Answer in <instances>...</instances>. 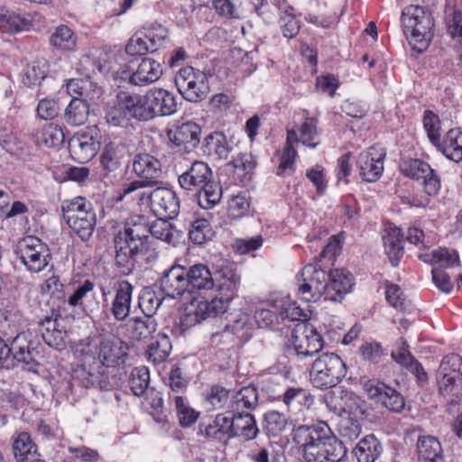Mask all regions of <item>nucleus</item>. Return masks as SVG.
<instances>
[{
	"label": "nucleus",
	"mask_w": 462,
	"mask_h": 462,
	"mask_svg": "<svg viewBox=\"0 0 462 462\" xmlns=\"http://www.w3.org/2000/svg\"><path fill=\"white\" fill-rule=\"evenodd\" d=\"M50 44L60 51H74L78 43L75 32L67 25L60 24L50 36Z\"/></svg>",
	"instance_id": "79ce46f5"
},
{
	"label": "nucleus",
	"mask_w": 462,
	"mask_h": 462,
	"mask_svg": "<svg viewBox=\"0 0 462 462\" xmlns=\"http://www.w3.org/2000/svg\"><path fill=\"white\" fill-rule=\"evenodd\" d=\"M147 238V228L137 224H127L115 236V262L124 275H129L134 270L137 256L146 250Z\"/></svg>",
	"instance_id": "20e7f679"
},
{
	"label": "nucleus",
	"mask_w": 462,
	"mask_h": 462,
	"mask_svg": "<svg viewBox=\"0 0 462 462\" xmlns=\"http://www.w3.org/2000/svg\"><path fill=\"white\" fill-rule=\"evenodd\" d=\"M419 258L425 263L431 264H439V268L451 267L458 263V254L455 250L439 248L432 251L430 254H420Z\"/></svg>",
	"instance_id": "8fccbe9b"
},
{
	"label": "nucleus",
	"mask_w": 462,
	"mask_h": 462,
	"mask_svg": "<svg viewBox=\"0 0 462 462\" xmlns=\"http://www.w3.org/2000/svg\"><path fill=\"white\" fill-rule=\"evenodd\" d=\"M440 120L439 116L432 111L426 110L423 116V126L427 133L430 142L435 146L439 140L440 136Z\"/></svg>",
	"instance_id": "13d9d810"
},
{
	"label": "nucleus",
	"mask_w": 462,
	"mask_h": 462,
	"mask_svg": "<svg viewBox=\"0 0 462 462\" xmlns=\"http://www.w3.org/2000/svg\"><path fill=\"white\" fill-rule=\"evenodd\" d=\"M227 328H230L233 334L244 340H247L252 335V324L245 314H240Z\"/></svg>",
	"instance_id": "774afa93"
},
{
	"label": "nucleus",
	"mask_w": 462,
	"mask_h": 462,
	"mask_svg": "<svg viewBox=\"0 0 462 462\" xmlns=\"http://www.w3.org/2000/svg\"><path fill=\"white\" fill-rule=\"evenodd\" d=\"M294 439L302 448L305 462H340L346 455L343 441L323 421L300 426Z\"/></svg>",
	"instance_id": "f257e3e1"
},
{
	"label": "nucleus",
	"mask_w": 462,
	"mask_h": 462,
	"mask_svg": "<svg viewBox=\"0 0 462 462\" xmlns=\"http://www.w3.org/2000/svg\"><path fill=\"white\" fill-rule=\"evenodd\" d=\"M258 402V392L254 386H246L240 389L233 395L231 409L233 411L242 412L244 409L253 410Z\"/></svg>",
	"instance_id": "49530a36"
},
{
	"label": "nucleus",
	"mask_w": 462,
	"mask_h": 462,
	"mask_svg": "<svg viewBox=\"0 0 462 462\" xmlns=\"http://www.w3.org/2000/svg\"><path fill=\"white\" fill-rule=\"evenodd\" d=\"M142 203L150 204L152 211L158 217L173 218L180 211V201L176 193L167 188L158 187L150 193L138 194Z\"/></svg>",
	"instance_id": "f3484780"
},
{
	"label": "nucleus",
	"mask_w": 462,
	"mask_h": 462,
	"mask_svg": "<svg viewBox=\"0 0 462 462\" xmlns=\"http://www.w3.org/2000/svg\"><path fill=\"white\" fill-rule=\"evenodd\" d=\"M435 147L448 160L462 161V131L458 128L448 130Z\"/></svg>",
	"instance_id": "c9c22d12"
},
{
	"label": "nucleus",
	"mask_w": 462,
	"mask_h": 462,
	"mask_svg": "<svg viewBox=\"0 0 462 462\" xmlns=\"http://www.w3.org/2000/svg\"><path fill=\"white\" fill-rule=\"evenodd\" d=\"M402 172L413 180H421L428 196H437L441 188L440 177L431 166L420 159H409L401 164Z\"/></svg>",
	"instance_id": "2eb2a0df"
},
{
	"label": "nucleus",
	"mask_w": 462,
	"mask_h": 462,
	"mask_svg": "<svg viewBox=\"0 0 462 462\" xmlns=\"http://www.w3.org/2000/svg\"><path fill=\"white\" fill-rule=\"evenodd\" d=\"M346 374V365L335 353H323L312 363L310 373L314 387L328 389L336 386Z\"/></svg>",
	"instance_id": "423d86ee"
},
{
	"label": "nucleus",
	"mask_w": 462,
	"mask_h": 462,
	"mask_svg": "<svg viewBox=\"0 0 462 462\" xmlns=\"http://www.w3.org/2000/svg\"><path fill=\"white\" fill-rule=\"evenodd\" d=\"M393 359L401 366L405 367L413 374L419 380H426L427 374L420 363H419L410 353L408 346L402 342L401 346L392 351Z\"/></svg>",
	"instance_id": "a19ab883"
},
{
	"label": "nucleus",
	"mask_w": 462,
	"mask_h": 462,
	"mask_svg": "<svg viewBox=\"0 0 462 462\" xmlns=\"http://www.w3.org/2000/svg\"><path fill=\"white\" fill-rule=\"evenodd\" d=\"M171 351V343L165 334H158L155 341L151 343L147 349V357L154 365L164 362Z\"/></svg>",
	"instance_id": "de8ad7c7"
},
{
	"label": "nucleus",
	"mask_w": 462,
	"mask_h": 462,
	"mask_svg": "<svg viewBox=\"0 0 462 462\" xmlns=\"http://www.w3.org/2000/svg\"><path fill=\"white\" fill-rule=\"evenodd\" d=\"M174 81L179 93L189 102L201 101L209 92L208 76L193 67L180 69Z\"/></svg>",
	"instance_id": "9d476101"
},
{
	"label": "nucleus",
	"mask_w": 462,
	"mask_h": 462,
	"mask_svg": "<svg viewBox=\"0 0 462 462\" xmlns=\"http://www.w3.org/2000/svg\"><path fill=\"white\" fill-rule=\"evenodd\" d=\"M212 5L217 15L225 19H240L238 7L231 0H213Z\"/></svg>",
	"instance_id": "69168bd1"
},
{
	"label": "nucleus",
	"mask_w": 462,
	"mask_h": 462,
	"mask_svg": "<svg viewBox=\"0 0 462 462\" xmlns=\"http://www.w3.org/2000/svg\"><path fill=\"white\" fill-rule=\"evenodd\" d=\"M273 307L280 311L282 319L306 321L310 312L306 308H301L297 302L291 300L288 296L275 298L272 303Z\"/></svg>",
	"instance_id": "ea45409f"
},
{
	"label": "nucleus",
	"mask_w": 462,
	"mask_h": 462,
	"mask_svg": "<svg viewBox=\"0 0 462 462\" xmlns=\"http://www.w3.org/2000/svg\"><path fill=\"white\" fill-rule=\"evenodd\" d=\"M64 220L69 228L83 241L93 235L97 216L92 203L85 197L78 196L61 203Z\"/></svg>",
	"instance_id": "39448f33"
},
{
	"label": "nucleus",
	"mask_w": 462,
	"mask_h": 462,
	"mask_svg": "<svg viewBox=\"0 0 462 462\" xmlns=\"http://www.w3.org/2000/svg\"><path fill=\"white\" fill-rule=\"evenodd\" d=\"M383 450L380 441L373 435L362 439L354 449L358 462H374Z\"/></svg>",
	"instance_id": "37998d69"
},
{
	"label": "nucleus",
	"mask_w": 462,
	"mask_h": 462,
	"mask_svg": "<svg viewBox=\"0 0 462 462\" xmlns=\"http://www.w3.org/2000/svg\"><path fill=\"white\" fill-rule=\"evenodd\" d=\"M232 149L226 134L222 132L208 134L202 144L203 153L213 161L226 160Z\"/></svg>",
	"instance_id": "473e14b6"
},
{
	"label": "nucleus",
	"mask_w": 462,
	"mask_h": 462,
	"mask_svg": "<svg viewBox=\"0 0 462 462\" xmlns=\"http://www.w3.org/2000/svg\"><path fill=\"white\" fill-rule=\"evenodd\" d=\"M290 343L298 359L312 356L323 347V339L310 324L301 322L291 331Z\"/></svg>",
	"instance_id": "4468645a"
},
{
	"label": "nucleus",
	"mask_w": 462,
	"mask_h": 462,
	"mask_svg": "<svg viewBox=\"0 0 462 462\" xmlns=\"http://www.w3.org/2000/svg\"><path fill=\"white\" fill-rule=\"evenodd\" d=\"M74 352L85 365L104 368L119 366L127 357L126 345L114 337L94 336L80 339L74 346Z\"/></svg>",
	"instance_id": "f03ea898"
},
{
	"label": "nucleus",
	"mask_w": 462,
	"mask_h": 462,
	"mask_svg": "<svg viewBox=\"0 0 462 462\" xmlns=\"http://www.w3.org/2000/svg\"><path fill=\"white\" fill-rule=\"evenodd\" d=\"M329 280L325 292V300L341 301L352 288V275L345 270L328 273Z\"/></svg>",
	"instance_id": "c85d7f7f"
},
{
	"label": "nucleus",
	"mask_w": 462,
	"mask_h": 462,
	"mask_svg": "<svg viewBox=\"0 0 462 462\" xmlns=\"http://www.w3.org/2000/svg\"><path fill=\"white\" fill-rule=\"evenodd\" d=\"M240 282V275L229 266H225L217 273L215 287L219 292L218 300L223 301L226 310L229 302L236 297Z\"/></svg>",
	"instance_id": "a878e982"
},
{
	"label": "nucleus",
	"mask_w": 462,
	"mask_h": 462,
	"mask_svg": "<svg viewBox=\"0 0 462 462\" xmlns=\"http://www.w3.org/2000/svg\"><path fill=\"white\" fill-rule=\"evenodd\" d=\"M282 402L288 411L297 413L304 409H310L314 403V397L305 388L289 387L282 394Z\"/></svg>",
	"instance_id": "4c0bfd02"
},
{
	"label": "nucleus",
	"mask_w": 462,
	"mask_h": 462,
	"mask_svg": "<svg viewBox=\"0 0 462 462\" xmlns=\"http://www.w3.org/2000/svg\"><path fill=\"white\" fill-rule=\"evenodd\" d=\"M30 332L19 333L12 341L9 349L18 362L31 364L40 356L39 343L32 339Z\"/></svg>",
	"instance_id": "cd10ccee"
},
{
	"label": "nucleus",
	"mask_w": 462,
	"mask_h": 462,
	"mask_svg": "<svg viewBox=\"0 0 462 462\" xmlns=\"http://www.w3.org/2000/svg\"><path fill=\"white\" fill-rule=\"evenodd\" d=\"M385 252L393 266L399 263L403 255L402 234L400 228L394 227L389 230L383 237Z\"/></svg>",
	"instance_id": "a18cd8bd"
},
{
	"label": "nucleus",
	"mask_w": 462,
	"mask_h": 462,
	"mask_svg": "<svg viewBox=\"0 0 462 462\" xmlns=\"http://www.w3.org/2000/svg\"><path fill=\"white\" fill-rule=\"evenodd\" d=\"M117 106L123 111L124 116L140 121L151 119L150 109L144 96L122 91L117 95Z\"/></svg>",
	"instance_id": "412c9836"
},
{
	"label": "nucleus",
	"mask_w": 462,
	"mask_h": 462,
	"mask_svg": "<svg viewBox=\"0 0 462 462\" xmlns=\"http://www.w3.org/2000/svg\"><path fill=\"white\" fill-rule=\"evenodd\" d=\"M360 384L369 399L389 411L400 413L404 409L405 399L396 389L374 378L361 377Z\"/></svg>",
	"instance_id": "ddd939ff"
},
{
	"label": "nucleus",
	"mask_w": 462,
	"mask_h": 462,
	"mask_svg": "<svg viewBox=\"0 0 462 462\" xmlns=\"http://www.w3.org/2000/svg\"><path fill=\"white\" fill-rule=\"evenodd\" d=\"M32 27L33 23L30 15L23 16L0 6V29L4 32L15 34L29 32Z\"/></svg>",
	"instance_id": "e433bc0d"
},
{
	"label": "nucleus",
	"mask_w": 462,
	"mask_h": 462,
	"mask_svg": "<svg viewBox=\"0 0 462 462\" xmlns=\"http://www.w3.org/2000/svg\"><path fill=\"white\" fill-rule=\"evenodd\" d=\"M385 153L376 147L362 152L357 159L359 174L366 182L376 181L383 171Z\"/></svg>",
	"instance_id": "aec40b11"
},
{
	"label": "nucleus",
	"mask_w": 462,
	"mask_h": 462,
	"mask_svg": "<svg viewBox=\"0 0 462 462\" xmlns=\"http://www.w3.org/2000/svg\"><path fill=\"white\" fill-rule=\"evenodd\" d=\"M318 121L314 117H307L300 128V141L310 148H316L318 142L315 139L319 135Z\"/></svg>",
	"instance_id": "6e6d98bb"
},
{
	"label": "nucleus",
	"mask_w": 462,
	"mask_h": 462,
	"mask_svg": "<svg viewBox=\"0 0 462 462\" xmlns=\"http://www.w3.org/2000/svg\"><path fill=\"white\" fill-rule=\"evenodd\" d=\"M169 41L168 29L159 23L143 26L129 40L125 51L131 56L153 53L166 46Z\"/></svg>",
	"instance_id": "6e6552de"
},
{
	"label": "nucleus",
	"mask_w": 462,
	"mask_h": 462,
	"mask_svg": "<svg viewBox=\"0 0 462 462\" xmlns=\"http://www.w3.org/2000/svg\"><path fill=\"white\" fill-rule=\"evenodd\" d=\"M437 378L440 394L452 403L462 398V358L458 355L446 356L438 369Z\"/></svg>",
	"instance_id": "0eeeda50"
},
{
	"label": "nucleus",
	"mask_w": 462,
	"mask_h": 462,
	"mask_svg": "<svg viewBox=\"0 0 462 462\" xmlns=\"http://www.w3.org/2000/svg\"><path fill=\"white\" fill-rule=\"evenodd\" d=\"M132 293L133 286L129 282L122 281L118 283L111 308L112 314L116 320L124 321L129 316Z\"/></svg>",
	"instance_id": "f704fd0d"
},
{
	"label": "nucleus",
	"mask_w": 462,
	"mask_h": 462,
	"mask_svg": "<svg viewBox=\"0 0 462 462\" xmlns=\"http://www.w3.org/2000/svg\"><path fill=\"white\" fill-rule=\"evenodd\" d=\"M151 119L155 116H171L177 110L175 96L163 88H152L146 93Z\"/></svg>",
	"instance_id": "393cba45"
},
{
	"label": "nucleus",
	"mask_w": 462,
	"mask_h": 462,
	"mask_svg": "<svg viewBox=\"0 0 462 462\" xmlns=\"http://www.w3.org/2000/svg\"><path fill=\"white\" fill-rule=\"evenodd\" d=\"M235 172L238 176L246 177L255 168L256 162L251 153H240L233 159Z\"/></svg>",
	"instance_id": "e2e57ef3"
},
{
	"label": "nucleus",
	"mask_w": 462,
	"mask_h": 462,
	"mask_svg": "<svg viewBox=\"0 0 462 462\" xmlns=\"http://www.w3.org/2000/svg\"><path fill=\"white\" fill-rule=\"evenodd\" d=\"M187 273L189 292L208 291L215 288V278L206 264H193L187 269Z\"/></svg>",
	"instance_id": "2f4dec72"
},
{
	"label": "nucleus",
	"mask_w": 462,
	"mask_h": 462,
	"mask_svg": "<svg viewBox=\"0 0 462 462\" xmlns=\"http://www.w3.org/2000/svg\"><path fill=\"white\" fill-rule=\"evenodd\" d=\"M167 135L175 146H183L186 152H189L199 144L201 128L194 122H186L168 130Z\"/></svg>",
	"instance_id": "5701e85b"
},
{
	"label": "nucleus",
	"mask_w": 462,
	"mask_h": 462,
	"mask_svg": "<svg viewBox=\"0 0 462 462\" xmlns=\"http://www.w3.org/2000/svg\"><path fill=\"white\" fill-rule=\"evenodd\" d=\"M162 73V66L159 61L143 58L136 67L132 69L129 81L135 86H147L158 81Z\"/></svg>",
	"instance_id": "bb28decb"
},
{
	"label": "nucleus",
	"mask_w": 462,
	"mask_h": 462,
	"mask_svg": "<svg viewBox=\"0 0 462 462\" xmlns=\"http://www.w3.org/2000/svg\"><path fill=\"white\" fill-rule=\"evenodd\" d=\"M189 236L194 244L203 245L212 239L214 231L207 219L199 218L192 222Z\"/></svg>",
	"instance_id": "864d4df0"
},
{
	"label": "nucleus",
	"mask_w": 462,
	"mask_h": 462,
	"mask_svg": "<svg viewBox=\"0 0 462 462\" xmlns=\"http://www.w3.org/2000/svg\"><path fill=\"white\" fill-rule=\"evenodd\" d=\"M170 399L174 404L177 417L181 427H190L197 421L199 412L191 408L182 396L170 393Z\"/></svg>",
	"instance_id": "09e8293b"
},
{
	"label": "nucleus",
	"mask_w": 462,
	"mask_h": 462,
	"mask_svg": "<svg viewBox=\"0 0 462 462\" xmlns=\"http://www.w3.org/2000/svg\"><path fill=\"white\" fill-rule=\"evenodd\" d=\"M328 280V273L318 263L305 265L299 279L298 291L300 296L308 302L317 301L321 296L325 297Z\"/></svg>",
	"instance_id": "f8f14e48"
},
{
	"label": "nucleus",
	"mask_w": 462,
	"mask_h": 462,
	"mask_svg": "<svg viewBox=\"0 0 462 462\" xmlns=\"http://www.w3.org/2000/svg\"><path fill=\"white\" fill-rule=\"evenodd\" d=\"M417 455L419 462H444L442 446L433 436H422L418 439Z\"/></svg>",
	"instance_id": "58836bf2"
},
{
	"label": "nucleus",
	"mask_w": 462,
	"mask_h": 462,
	"mask_svg": "<svg viewBox=\"0 0 462 462\" xmlns=\"http://www.w3.org/2000/svg\"><path fill=\"white\" fill-rule=\"evenodd\" d=\"M13 451L16 462L42 461L37 446L27 432H21L14 439Z\"/></svg>",
	"instance_id": "72a5a7b5"
},
{
	"label": "nucleus",
	"mask_w": 462,
	"mask_h": 462,
	"mask_svg": "<svg viewBox=\"0 0 462 462\" xmlns=\"http://www.w3.org/2000/svg\"><path fill=\"white\" fill-rule=\"evenodd\" d=\"M156 322L152 317L144 316L134 321L132 335L135 339L147 338L156 330Z\"/></svg>",
	"instance_id": "bf43d9fd"
},
{
	"label": "nucleus",
	"mask_w": 462,
	"mask_h": 462,
	"mask_svg": "<svg viewBox=\"0 0 462 462\" xmlns=\"http://www.w3.org/2000/svg\"><path fill=\"white\" fill-rule=\"evenodd\" d=\"M133 171L138 178L150 187L157 185L158 179L162 174L161 162L149 153H139L134 156Z\"/></svg>",
	"instance_id": "4be33fe9"
},
{
	"label": "nucleus",
	"mask_w": 462,
	"mask_h": 462,
	"mask_svg": "<svg viewBox=\"0 0 462 462\" xmlns=\"http://www.w3.org/2000/svg\"><path fill=\"white\" fill-rule=\"evenodd\" d=\"M65 135L62 128L55 124L46 125L42 131V141L48 147H56L63 143Z\"/></svg>",
	"instance_id": "052dcab7"
},
{
	"label": "nucleus",
	"mask_w": 462,
	"mask_h": 462,
	"mask_svg": "<svg viewBox=\"0 0 462 462\" xmlns=\"http://www.w3.org/2000/svg\"><path fill=\"white\" fill-rule=\"evenodd\" d=\"M150 383V372L145 366L135 367L132 370L129 377V386L136 396L145 393Z\"/></svg>",
	"instance_id": "603ef678"
},
{
	"label": "nucleus",
	"mask_w": 462,
	"mask_h": 462,
	"mask_svg": "<svg viewBox=\"0 0 462 462\" xmlns=\"http://www.w3.org/2000/svg\"><path fill=\"white\" fill-rule=\"evenodd\" d=\"M164 217H159L156 221L152 222L147 233L162 241L168 244H175L179 238V232L176 228L168 221L163 219Z\"/></svg>",
	"instance_id": "3c124183"
},
{
	"label": "nucleus",
	"mask_w": 462,
	"mask_h": 462,
	"mask_svg": "<svg viewBox=\"0 0 462 462\" xmlns=\"http://www.w3.org/2000/svg\"><path fill=\"white\" fill-rule=\"evenodd\" d=\"M162 303V298L154 291H145L140 298L139 306L147 317H152Z\"/></svg>",
	"instance_id": "0e129e2a"
},
{
	"label": "nucleus",
	"mask_w": 462,
	"mask_h": 462,
	"mask_svg": "<svg viewBox=\"0 0 462 462\" xmlns=\"http://www.w3.org/2000/svg\"><path fill=\"white\" fill-rule=\"evenodd\" d=\"M88 103L82 98L74 97L65 109L64 120L71 126H79L88 121Z\"/></svg>",
	"instance_id": "c03bdc74"
},
{
	"label": "nucleus",
	"mask_w": 462,
	"mask_h": 462,
	"mask_svg": "<svg viewBox=\"0 0 462 462\" xmlns=\"http://www.w3.org/2000/svg\"><path fill=\"white\" fill-rule=\"evenodd\" d=\"M64 319L59 313L46 316L39 322V330L44 342L52 348L61 350L66 346L67 330Z\"/></svg>",
	"instance_id": "6ab92c4d"
},
{
	"label": "nucleus",
	"mask_w": 462,
	"mask_h": 462,
	"mask_svg": "<svg viewBox=\"0 0 462 462\" xmlns=\"http://www.w3.org/2000/svg\"><path fill=\"white\" fill-rule=\"evenodd\" d=\"M16 254L31 273H40L51 259L50 249L38 237L27 236L18 243Z\"/></svg>",
	"instance_id": "9b49d317"
},
{
	"label": "nucleus",
	"mask_w": 462,
	"mask_h": 462,
	"mask_svg": "<svg viewBox=\"0 0 462 462\" xmlns=\"http://www.w3.org/2000/svg\"><path fill=\"white\" fill-rule=\"evenodd\" d=\"M92 132H97V127L90 129V133H81L72 138L69 146L76 160L84 163L89 162L98 150L99 143L95 140Z\"/></svg>",
	"instance_id": "7c9ffc66"
},
{
	"label": "nucleus",
	"mask_w": 462,
	"mask_h": 462,
	"mask_svg": "<svg viewBox=\"0 0 462 462\" xmlns=\"http://www.w3.org/2000/svg\"><path fill=\"white\" fill-rule=\"evenodd\" d=\"M187 275L186 267L180 264L172 265L165 270L161 277V291L171 299L181 297L186 291L189 292Z\"/></svg>",
	"instance_id": "a211bd4d"
},
{
	"label": "nucleus",
	"mask_w": 462,
	"mask_h": 462,
	"mask_svg": "<svg viewBox=\"0 0 462 462\" xmlns=\"http://www.w3.org/2000/svg\"><path fill=\"white\" fill-rule=\"evenodd\" d=\"M249 202L245 196H233L228 201V213L232 218H241L249 211Z\"/></svg>",
	"instance_id": "338daca9"
},
{
	"label": "nucleus",
	"mask_w": 462,
	"mask_h": 462,
	"mask_svg": "<svg viewBox=\"0 0 462 462\" xmlns=\"http://www.w3.org/2000/svg\"><path fill=\"white\" fill-rule=\"evenodd\" d=\"M100 164L105 175L116 171L119 165V151L118 145L110 142L106 143L100 155Z\"/></svg>",
	"instance_id": "5fc2aeb1"
},
{
	"label": "nucleus",
	"mask_w": 462,
	"mask_h": 462,
	"mask_svg": "<svg viewBox=\"0 0 462 462\" xmlns=\"http://www.w3.org/2000/svg\"><path fill=\"white\" fill-rule=\"evenodd\" d=\"M233 412V416L230 417L231 439L239 438L245 441L254 439L259 429L254 415L249 412Z\"/></svg>",
	"instance_id": "c756f323"
},
{
	"label": "nucleus",
	"mask_w": 462,
	"mask_h": 462,
	"mask_svg": "<svg viewBox=\"0 0 462 462\" xmlns=\"http://www.w3.org/2000/svg\"><path fill=\"white\" fill-rule=\"evenodd\" d=\"M265 430L269 435L277 436L286 428L287 416L278 411H270L264 416Z\"/></svg>",
	"instance_id": "4d7b16f0"
},
{
	"label": "nucleus",
	"mask_w": 462,
	"mask_h": 462,
	"mask_svg": "<svg viewBox=\"0 0 462 462\" xmlns=\"http://www.w3.org/2000/svg\"><path fill=\"white\" fill-rule=\"evenodd\" d=\"M297 155V152L292 144L285 145V148L281 155L280 163L277 170L279 176L291 175L295 168L294 162Z\"/></svg>",
	"instance_id": "680f3d73"
},
{
	"label": "nucleus",
	"mask_w": 462,
	"mask_h": 462,
	"mask_svg": "<svg viewBox=\"0 0 462 462\" xmlns=\"http://www.w3.org/2000/svg\"><path fill=\"white\" fill-rule=\"evenodd\" d=\"M403 33L411 42L427 45L433 25L430 14L420 5H410L402 13Z\"/></svg>",
	"instance_id": "1a4fd4ad"
},
{
	"label": "nucleus",
	"mask_w": 462,
	"mask_h": 462,
	"mask_svg": "<svg viewBox=\"0 0 462 462\" xmlns=\"http://www.w3.org/2000/svg\"><path fill=\"white\" fill-rule=\"evenodd\" d=\"M230 416L218 413L203 420L199 425V433L208 439L226 441L231 439Z\"/></svg>",
	"instance_id": "b1692460"
},
{
	"label": "nucleus",
	"mask_w": 462,
	"mask_h": 462,
	"mask_svg": "<svg viewBox=\"0 0 462 462\" xmlns=\"http://www.w3.org/2000/svg\"><path fill=\"white\" fill-rule=\"evenodd\" d=\"M226 310L223 301L218 300L217 296L210 301L194 299L186 306L185 311L180 317V325L184 330L203 320L215 318Z\"/></svg>",
	"instance_id": "dca6fc26"
},
{
	"label": "nucleus",
	"mask_w": 462,
	"mask_h": 462,
	"mask_svg": "<svg viewBox=\"0 0 462 462\" xmlns=\"http://www.w3.org/2000/svg\"><path fill=\"white\" fill-rule=\"evenodd\" d=\"M178 181L183 189L195 192L198 204L202 208L215 207L222 198L221 186L213 180L212 170L202 161L193 162L179 174Z\"/></svg>",
	"instance_id": "7ed1b4c3"
}]
</instances>
